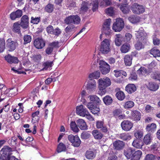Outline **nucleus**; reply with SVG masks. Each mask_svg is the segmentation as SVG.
Here are the masks:
<instances>
[{"label":"nucleus","instance_id":"nucleus-1","mask_svg":"<svg viewBox=\"0 0 160 160\" xmlns=\"http://www.w3.org/2000/svg\"><path fill=\"white\" fill-rule=\"evenodd\" d=\"M98 82L99 90L98 94L102 96L106 92V88L111 85V80L108 78L106 77L99 79Z\"/></svg>","mask_w":160,"mask_h":160},{"label":"nucleus","instance_id":"nucleus-2","mask_svg":"<svg viewBox=\"0 0 160 160\" xmlns=\"http://www.w3.org/2000/svg\"><path fill=\"white\" fill-rule=\"evenodd\" d=\"M136 39L137 41H141L143 43L146 42L148 35L142 27L140 28L135 33Z\"/></svg>","mask_w":160,"mask_h":160},{"label":"nucleus","instance_id":"nucleus-3","mask_svg":"<svg viewBox=\"0 0 160 160\" xmlns=\"http://www.w3.org/2000/svg\"><path fill=\"white\" fill-rule=\"evenodd\" d=\"M109 40L105 39L101 43L100 51L103 53L107 54L110 51Z\"/></svg>","mask_w":160,"mask_h":160},{"label":"nucleus","instance_id":"nucleus-4","mask_svg":"<svg viewBox=\"0 0 160 160\" xmlns=\"http://www.w3.org/2000/svg\"><path fill=\"white\" fill-rule=\"evenodd\" d=\"M80 18L78 15H71L66 17L64 20L65 23L69 24L71 23L78 24L80 21Z\"/></svg>","mask_w":160,"mask_h":160},{"label":"nucleus","instance_id":"nucleus-5","mask_svg":"<svg viewBox=\"0 0 160 160\" xmlns=\"http://www.w3.org/2000/svg\"><path fill=\"white\" fill-rule=\"evenodd\" d=\"M132 12L134 14H140L145 11V8L142 5L135 3L132 4L131 7Z\"/></svg>","mask_w":160,"mask_h":160},{"label":"nucleus","instance_id":"nucleus-6","mask_svg":"<svg viewBox=\"0 0 160 160\" xmlns=\"http://www.w3.org/2000/svg\"><path fill=\"white\" fill-rule=\"evenodd\" d=\"M124 23L122 18H117L113 25L112 29L115 32H120L123 28Z\"/></svg>","mask_w":160,"mask_h":160},{"label":"nucleus","instance_id":"nucleus-7","mask_svg":"<svg viewBox=\"0 0 160 160\" xmlns=\"http://www.w3.org/2000/svg\"><path fill=\"white\" fill-rule=\"evenodd\" d=\"M99 69L101 72L103 74H106L108 73L110 71L109 65L103 61H100L99 62Z\"/></svg>","mask_w":160,"mask_h":160},{"label":"nucleus","instance_id":"nucleus-8","mask_svg":"<svg viewBox=\"0 0 160 160\" xmlns=\"http://www.w3.org/2000/svg\"><path fill=\"white\" fill-rule=\"evenodd\" d=\"M111 22V19H107L105 21L102 29V34H104L106 35H108L110 34L111 32L110 27Z\"/></svg>","mask_w":160,"mask_h":160},{"label":"nucleus","instance_id":"nucleus-9","mask_svg":"<svg viewBox=\"0 0 160 160\" xmlns=\"http://www.w3.org/2000/svg\"><path fill=\"white\" fill-rule=\"evenodd\" d=\"M96 88V82L93 79H89L86 87L87 90L90 92L92 93L95 91Z\"/></svg>","mask_w":160,"mask_h":160},{"label":"nucleus","instance_id":"nucleus-10","mask_svg":"<svg viewBox=\"0 0 160 160\" xmlns=\"http://www.w3.org/2000/svg\"><path fill=\"white\" fill-rule=\"evenodd\" d=\"M17 45V42L12 40L11 38H8L6 41V48L9 51L12 52L15 50Z\"/></svg>","mask_w":160,"mask_h":160},{"label":"nucleus","instance_id":"nucleus-11","mask_svg":"<svg viewBox=\"0 0 160 160\" xmlns=\"http://www.w3.org/2000/svg\"><path fill=\"white\" fill-rule=\"evenodd\" d=\"M34 46L37 49L42 48L45 46L44 41L42 38H36L33 42Z\"/></svg>","mask_w":160,"mask_h":160},{"label":"nucleus","instance_id":"nucleus-12","mask_svg":"<svg viewBox=\"0 0 160 160\" xmlns=\"http://www.w3.org/2000/svg\"><path fill=\"white\" fill-rule=\"evenodd\" d=\"M29 17L26 15H24L21 18L20 24L23 28L26 29L29 27Z\"/></svg>","mask_w":160,"mask_h":160},{"label":"nucleus","instance_id":"nucleus-13","mask_svg":"<svg viewBox=\"0 0 160 160\" xmlns=\"http://www.w3.org/2000/svg\"><path fill=\"white\" fill-rule=\"evenodd\" d=\"M122 129L125 131H128L130 130L133 126L132 123L128 120H124L121 124Z\"/></svg>","mask_w":160,"mask_h":160},{"label":"nucleus","instance_id":"nucleus-14","mask_svg":"<svg viewBox=\"0 0 160 160\" xmlns=\"http://www.w3.org/2000/svg\"><path fill=\"white\" fill-rule=\"evenodd\" d=\"M77 113L82 117L85 116V114L88 113V111L85 108H84L82 105L78 106L76 108Z\"/></svg>","mask_w":160,"mask_h":160},{"label":"nucleus","instance_id":"nucleus-15","mask_svg":"<svg viewBox=\"0 0 160 160\" xmlns=\"http://www.w3.org/2000/svg\"><path fill=\"white\" fill-rule=\"evenodd\" d=\"M114 148L117 150L122 149L124 147V143L119 140L114 142L113 143Z\"/></svg>","mask_w":160,"mask_h":160},{"label":"nucleus","instance_id":"nucleus-16","mask_svg":"<svg viewBox=\"0 0 160 160\" xmlns=\"http://www.w3.org/2000/svg\"><path fill=\"white\" fill-rule=\"evenodd\" d=\"M22 11L18 9L16 12H14L11 13L10 15V18L12 20H14L17 18H20L22 15Z\"/></svg>","mask_w":160,"mask_h":160},{"label":"nucleus","instance_id":"nucleus-17","mask_svg":"<svg viewBox=\"0 0 160 160\" xmlns=\"http://www.w3.org/2000/svg\"><path fill=\"white\" fill-rule=\"evenodd\" d=\"M5 59L10 63H18L19 61L17 58L12 56L10 54H8L5 56Z\"/></svg>","mask_w":160,"mask_h":160},{"label":"nucleus","instance_id":"nucleus-18","mask_svg":"<svg viewBox=\"0 0 160 160\" xmlns=\"http://www.w3.org/2000/svg\"><path fill=\"white\" fill-rule=\"evenodd\" d=\"M78 126L82 130H85L87 129V126L86 122L82 119H79L77 121Z\"/></svg>","mask_w":160,"mask_h":160},{"label":"nucleus","instance_id":"nucleus-19","mask_svg":"<svg viewBox=\"0 0 160 160\" xmlns=\"http://www.w3.org/2000/svg\"><path fill=\"white\" fill-rule=\"evenodd\" d=\"M132 119L135 121H139L141 118V113L137 110H134L131 112Z\"/></svg>","mask_w":160,"mask_h":160},{"label":"nucleus","instance_id":"nucleus-20","mask_svg":"<svg viewBox=\"0 0 160 160\" xmlns=\"http://www.w3.org/2000/svg\"><path fill=\"white\" fill-rule=\"evenodd\" d=\"M132 144L135 148H141L143 145V143L141 139H136L133 141Z\"/></svg>","mask_w":160,"mask_h":160},{"label":"nucleus","instance_id":"nucleus-21","mask_svg":"<svg viewBox=\"0 0 160 160\" xmlns=\"http://www.w3.org/2000/svg\"><path fill=\"white\" fill-rule=\"evenodd\" d=\"M90 100L97 105L100 104L101 102V101L99 98L95 95H92L89 96Z\"/></svg>","mask_w":160,"mask_h":160},{"label":"nucleus","instance_id":"nucleus-22","mask_svg":"<svg viewBox=\"0 0 160 160\" xmlns=\"http://www.w3.org/2000/svg\"><path fill=\"white\" fill-rule=\"evenodd\" d=\"M134 151V149L129 148L124 150V154L128 159H129L131 158Z\"/></svg>","mask_w":160,"mask_h":160},{"label":"nucleus","instance_id":"nucleus-23","mask_svg":"<svg viewBox=\"0 0 160 160\" xmlns=\"http://www.w3.org/2000/svg\"><path fill=\"white\" fill-rule=\"evenodd\" d=\"M126 91L129 93H132L136 90V86L133 84H128L126 87Z\"/></svg>","mask_w":160,"mask_h":160},{"label":"nucleus","instance_id":"nucleus-24","mask_svg":"<svg viewBox=\"0 0 160 160\" xmlns=\"http://www.w3.org/2000/svg\"><path fill=\"white\" fill-rule=\"evenodd\" d=\"M142 154V152L140 150L135 151L131 158V160H139Z\"/></svg>","mask_w":160,"mask_h":160},{"label":"nucleus","instance_id":"nucleus-25","mask_svg":"<svg viewBox=\"0 0 160 160\" xmlns=\"http://www.w3.org/2000/svg\"><path fill=\"white\" fill-rule=\"evenodd\" d=\"M131 47V46L130 44L125 43L121 46L120 51L122 53H126L130 51Z\"/></svg>","mask_w":160,"mask_h":160},{"label":"nucleus","instance_id":"nucleus-26","mask_svg":"<svg viewBox=\"0 0 160 160\" xmlns=\"http://www.w3.org/2000/svg\"><path fill=\"white\" fill-rule=\"evenodd\" d=\"M92 133L94 138L96 139H100L103 136V134L98 130H93Z\"/></svg>","mask_w":160,"mask_h":160},{"label":"nucleus","instance_id":"nucleus-27","mask_svg":"<svg viewBox=\"0 0 160 160\" xmlns=\"http://www.w3.org/2000/svg\"><path fill=\"white\" fill-rule=\"evenodd\" d=\"M123 41H124V39L122 35L120 34H117L116 35L115 43L117 46H120Z\"/></svg>","mask_w":160,"mask_h":160},{"label":"nucleus","instance_id":"nucleus-28","mask_svg":"<svg viewBox=\"0 0 160 160\" xmlns=\"http://www.w3.org/2000/svg\"><path fill=\"white\" fill-rule=\"evenodd\" d=\"M117 137L124 141L129 140L131 138V136L128 133H123L118 134Z\"/></svg>","mask_w":160,"mask_h":160},{"label":"nucleus","instance_id":"nucleus-29","mask_svg":"<svg viewBox=\"0 0 160 160\" xmlns=\"http://www.w3.org/2000/svg\"><path fill=\"white\" fill-rule=\"evenodd\" d=\"M96 155V153L92 151H87L85 153L86 158L89 159H93L95 157Z\"/></svg>","mask_w":160,"mask_h":160},{"label":"nucleus","instance_id":"nucleus-30","mask_svg":"<svg viewBox=\"0 0 160 160\" xmlns=\"http://www.w3.org/2000/svg\"><path fill=\"white\" fill-rule=\"evenodd\" d=\"M140 18L137 16L133 15L129 17L128 19L131 23H135L138 22L140 21Z\"/></svg>","mask_w":160,"mask_h":160},{"label":"nucleus","instance_id":"nucleus-31","mask_svg":"<svg viewBox=\"0 0 160 160\" xmlns=\"http://www.w3.org/2000/svg\"><path fill=\"white\" fill-rule=\"evenodd\" d=\"M75 27L73 25H70L68 26L65 29L66 33L69 34H72L75 31Z\"/></svg>","mask_w":160,"mask_h":160},{"label":"nucleus","instance_id":"nucleus-32","mask_svg":"<svg viewBox=\"0 0 160 160\" xmlns=\"http://www.w3.org/2000/svg\"><path fill=\"white\" fill-rule=\"evenodd\" d=\"M20 24L18 22L14 23L12 26V30L13 32L19 33L20 32Z\"/></svg>","mask_w":160,"mask_h":160},{"label":"nucleus","instance_id":"nucleus-33","mask_svg":"<svg viewBox=\"0 0 160 160\" xmlns=\"http://www.w3.org/2000/svg\"><path fill=\"white\" fill-rule=\"evenodd\" d=\"M1 151H2L3 154H5L8 157L11 155V152L12 151L11 148L7 146H4Z\"/></svg>","mask_w":160,"mask_h":160},{"label":"nucleus","instance_id":"nucleus-34","mask_svg":"<svg viewBox=\"0 0 160 160\" xmlns=\"http://www.w3.org/2000/svg\"><path fill=\"white\" fill-rule=\"evenodd\" d=\"M151 140L152 137L151 135L150 134L148 133L144 137L143 139V143L147 145L149 144L151 142Z\"/></svg>","mask_w":160,"mask_h":160},{"label":"nucleus","instance_id":"nucleus-35","mask_svg":"<svg viewBox=\"0 0 160 160\" xmlns=\"http://www.w3.org/2000/svg\"><path fill=\"white\" fill-rule=\"evenodd\" d=\"M103 101L105 104L107 105L111 104L112 102V98L109 95H107L103 98Z\"/></svg>","mask_w":160,"mask_h":160},{"label":"nucleus","instance_id":"nucleus-36","mask_svg":"<svg viewBox=\"0 0 160 160\" xmlns=\"http://www.w3.org/2000/svg\"><path fill=\"white\" fill-rule=\"evenodd\" d=\"M53 65L52 61H47L44 62L42 64L43 70H47L48 68H51Z\"/></svg>","mask_w":160,"mask_h":160},{"label":"nucleus","instance_id":"nucleus-37","mask_svg":"<svg viewBox=\"0 0 160 160\" xmlns=\"http://www.w3.org/2000/svg\"><path fill=\"white\" fill-rule=\"evenodd\" d=\"M150 53L154 57H156L160 56V51L158 49L153 48L150 51Z\"/></svg>","mask_w":160,"mask_h":160},{"label":"nucleus","instance_id":"nucleus-38","mask_svg":"<svg viewBox=\"0 0 160 160\" xmlns=\"http://www.w3.org/2000/svg\"><path fill=\"white\" fill-rule=\"evenodd\" d=\"M158 88V85L156 83L151 82L149 83L148 88L151 91H155Z\"/></svg>","mask_w":160,"mask_h":160},{"label":"nucleus","instance_id":"nucleus-39","mask_svg":"<svg viewBox=\"0 0 160 160\" xmlns=\"http://www.w3.org/2000/svg\"><path fill=\"white\" fill-rule=\"evenodd\" d=\"M100 73L99 71H97L90 74L89 75V79H92V78L97 79L100 76Z\"/></svg>","mask_w":160,"mask_h":160},{"label":"nucleus","instance_id":"nucleus-40","mask_svg":"<svg viewBox=\"0 0 160 160\" xmlns=\"http://www.w3.org/2000/svg\"><path fill=\"white\" fill-rule=\"evenodd\" d=\"M100 0H92L90 6L92 7V9L93 12L98 8V5Z\"/></svg>","mask_w":160,"mask_h":160},{"label":"nucleus","instance_id":"nucleus-41","mask_svg":"<svg viewBox=\"0 0 160 160\" xmlns=\"http://www.w3.org/2000/svg\"><path fill=\"white\" fill-rule=\"evenodd\" d=\"M127 4H123L119 6L120 10L124 14L128 13L130 11L129 9L127 7Z\"/></svg>","mask_w":160,"mask_h":160},{"label":"nucleus","instance_id":"nucleus-42","mask_svg":"<svg viewBox=\"0 0 160 160\" xmlns=\"http://www.w3.org/2000/svg\"><path fill=\"white\" fill-rule=\"evenodd\" d=\"M81 140L77 135L75 136L73 141L72 142V145L74 147H78L80 144Z\"/></svg>","mask_w":160,"mask_h":160},{"label":"nucleus","instance_id":"nucleus-43","mask_svg":"<svg viewBox=\"0 0 160 160\" xmlns=\"http://www.w3.org/2000/svg\"><path fill=\"white\" fill-rule=\"evenodd\" d=\"M54 8L53 5L49 3L45 7L44 10L48 13H51L53 11Z\"/></svg>","mask_w":160,"mask_h":160},{"label":"nucleus","instance_id":"nucleus-44","mask_svg":"<svg viewBox=\"0 0 160 160\" xmlns=\"http://www.w3.org/2000/svg\"><path fill=\"white\" fill-rule=\"evenodd\" d=\"M132 58L129 55H126L124 57V61L125 64L127 66H130L132 64Z\"/></svg>","mask_w":160,"mask_h":160},{"label":"nucleus","instance_id":"nucleus-45","mask_svg":"<svg viewBox=\"0 0 160 160\" xmlns=\"http://www.w3.org/2000/svg\"><path fill=\"white\" fill-rule=\"evenodd\" d=\"M156 128V124L152 123L151 124L148 125L146 128L147 131L149 132H153Z\"/></svg>","mask_w":160,"mask_h":160},{"label":"nucleus","instance_id":"nucleus-46","mask_svg":"<svg viewBox=\"0 0 160 160\" xmlns=\"http://www.w3.org/2000/svg\"><path fill=\"white\" fill-rule=\"evenodd\" d=\"M147 72L146 69L143 67H141L137 71V73L139 74L140 76H142L143 75H145Z\"/></svg>","mask_w":160,"mask_h":160},{"label":"nucleus","instance_id":"nucleus-47","mask_svg":"<svg viewBox=\"0 0 160 160\" xmlns=\"http://www.w3.org/2000/svg\"><path fill=\"white\" fill-rule=\"evenodd\" d=\"M116 96L117 98L119 100H122L125 98V95L124 92L122 91H119L116 93Z\"/></svg>","mask_w":160,"mask_h":160},{"label":"nucleus","instance_id":"nucleus-48","mask_svg":"<svg viewBox=\"0 0 160 160\" xmlns=\"http://www.w3.org/2000/svg\"><path fill=\"white\" fill-rule=\"evenodd\" d=\"M134 102L132 101H128L126 102L124 105V107L126 109L130 108L134 106Z\"/></svg>","mask_w":160,"mask_h":160},{"label":"nucleus","instance_id":"nucleus-49","mask_svg":"<svg viewBox=\"0 0 160 160\" xmlns=\"http://www.w3.org/2000/svg\"><path fill=\"white\" fill-rule=\"evenodd\" d=\"M75 122L72 121L70 124L71 129L75 132H78L79 130Z\"/></svg>","mask_w":160,"mask_h":160},{"label":"nucleus","instance_id":"nucleus-50","mask_svg":"<svg viewBox=\"0 0 160 160\" xmlns=\"http://www.w3.org/2000/svg\"><path fill=\"white\" fill-rule=\"evenodd\" d=\"M151 76L153 79L160 81V72H153Z\"/></svg>","mask_w":160,"mask_h":160},{"label":"nucleus","instance_id":"nucleus-51","mask_svg":"<svg viewBox=\"0 0 160 160\" xmlns=\"http://www.w3.org/2000/svg\"><path fill=\"white\" fill-rule=\"evenodd\" d=\"M66 149L65 146L63 143H60L58 146L57 150L58 152H60L65 151Z\"/></svg>","mask_w":160,"mask_h":160},{"label":"nucleus","instance_id":"nucleus-52","mask_svg":"<svg viewBox=\"0 0 160 160\" xmlns=\"http://www.w3.org/2000/svg\"><path fill=\"white\" fill-rule=\"evenodd\" d=\"M5 48V42L3 39H0V52H1L3 51Z\"/></svg>","mask_w":160,"mask_h":160},{"label":"nucleus","instance_id":"nucleus-53","mask_svg":"<svg viewBox=\"0 0 160 160\" xmlns=\"http://www.w3.org/2000/svg\"><path fill=\"white\" fill-rule=\"evenodd\" d=\"M142 42L141 41H137V42L135 45V48L137 50H140L144 48V46L142 45Z\"/></svg>","mask_w":160,"mask_h":160},{"label":"nucleus","instance_id":"nucleus-54","mask_svg":"<svg viewBox=\"0 0 160 160\" xmlns=\"http://www.w3.org/2000/svg\"><path fill=\"white\" fill-rule=\"evenodd\" d=\"M91 136L90 133L88 132H84L81 134V138L83 139H87L89 138Z\"/></svg>","mask_w":160,"mask_h":160},{"label":"nucleus","instance_id":"nucleus-55","mask_svg":"<svg viewBox=\"0 0 160 160\" xmlns=\"http://www.w3.org/2000/svg\"><path fill=\"white\" fill-rule=\"evenodd\" d=\"M88 9L87 4L85 3H82L80 8V12L81 13H83L86 12Z\"/></svg>","mask_w":160,"mask_h":160},{"label":"nucleus","instance_id":"nucleus-56","mask_svg":"<svg viewBox=\"0 0 160 160\" xmlns=\"http://www.w3.org/2000/svg\"><path fill=\"white\" fill-rule=\"evenodd\" d=\"M111 3L110 0H103L102 2H101L100 5L101 6H107L110 5Z\"/></svg>","mask_w":160,"mask_h":160},{"label":"nucleus","instance_id":"nucleus-57","mask_svg":"<svg viewBox=\"0 0 160 160\" xmlns=\"http://www.w3.org/2000/svg\"><path fill=\"white\" fill-rule=\"evenodd\" d=\"M105 12L108 15L111 16H112L114 13L113 8L112 7H110L106 9Z\"/></svg>","mask_w":160,"mask_h":160},{"label":"nucleus","instance_id":"nucleus-58","mask_svg":"<svg viewBox=\"0 0 160 160\" xmlns=\"http://www.w3.org/2000/svg\"><path fill=\"white\" fill-rule=\"evenodd\" d=\"M40 17H32L30 22L34 24H37L40 22Z\"/></svg>","mask_w":160,"mask_h":160},{"label":"nucleus","instance_id":"nucleus-59","mask_svg":"<svg viewBox=\"0 0 160 160\" xmlns=\"http://www.w3.org/2000/svg\"><path fill=\"white\" fill-rule=\"evenodd\" d=\"M32 40V38L30 36L27 35L24 36V44H26L30 42Z\"/></svg>","mask_w":160,"mask_h":160},{"label":"nucleus","instance_id":"nucleus-60","mask_svg":"<svg viewBox=\"0 0 160 160\" xmlns=\"http://www.w3.org/2000/svg\"><path fill=\"white\" fill-rule=\"evenodd\" d=\"M134 135L136 139H139L142 137L143 134L142 131H138L135 133Z\"/></svg>","mask_w":160,"mask_h":160},{"label":"nucleus","instance_id":"nucleus-61","mask_svg":"<svg viewBox=\"0 0 160 160\" xmlns=\"http://www.w3.org/2000/svg\"><path fill=\"white\" fill-rule=\"evenodd\" d=\"M2 151H0V160H7L8 156L5 154H3Z\"/></svg>","mask_w":160,"mask_h":160},{"label":"nucleus","instance_id":"nucleus-62","mask_svg":"<svg viewBox=\"0 0 160 160\" xmlns=\"http://www.w3.org/2000/svg\"><path fill=\"white\" fill-rule=\"evenodd\" d=\"M118 157L114 154H109L108 157V160H118Z\"/></svg>","mask_w":160,"mask_h":160},{"label":"nucleus","instance_id":"nucleus-63","mask_svg":"<svg viewBox=\"0 0 160 160\" xmlns=\"http://www.w3.org/2000/svg\"><path fill=\"white\" fill-rule=\"evenodd\" d=\"M155 158L154 155L152 154H148L146 156L144 160H154Z\"/></svg>","mask_w":160,"mask_h":160},{"label":"nucleus","instance_id":"nucleus-64","mask_svg":"<svg viewBox=\"0 0 160 160\" xmlns=\"http://www.w3.org/2000/svg\"><path fill=\"white\" fill-rule=\"evenodd\" d=\"M100 110L99 108L97 107H94L91 110V112L93 114H98Z\"/></svg>","mask_w":160,"mask_h":160}]
</instances>
